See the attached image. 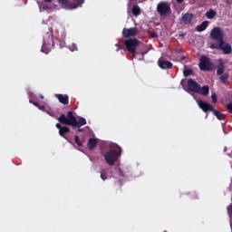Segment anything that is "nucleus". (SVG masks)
Listing matches in <instances>:
<instances>
[{
    "instance_id": "29",
    "label": "nucleus",
    "mask_w": 232,
    "mask_h": 232,
    "mask_svg": "<svg viewBox=\"0 0 232 232\" xmlns=\"http://www.w3.org/2000/svg\"><path fill=\"white\" fill-rule=\"evenodd\" d=\"M101 179L102 180H108V174H106V170L101 171Z\"/></svg>"
},
{
    "instance_id": "24",
    "label": "nucleus",
    "mask_w": 232,
    "mask_h": 232,
    "mask_svg": "<svg viewBox=\"0 0 232 232\" xmlns=\"http://www.w3.org/2000/svg\"><path fill=\"white\" fill-rule=\"evenodd\" d=\"M131 13L135 17H139V15H140V7H139V5L132 6Z\"/></svg>"
},
{
    "instance_id": "4",
    "label": "nucleus",
    "mask_w": 232,
    "mask_h": 232,
    "mask_svg": "<svg viewBox=\"0 0 232 232\" xmlns=\"http://www.w3.org/2000/svg\"><path fill=\"white\" fill-rule=\"evenodd\" d=\"M198 66L201 72H211L214 67L213 63H211V59L206 55L200 57Z\"/></svg>"
},
{
    "instance_id": "1",
    "label": "nucleus",
    "mask_w": 232,
    "mask_h": 232,
    "mask_svg": "<svg viewBox=\"0 0 232 232\" xmlns=\"http://www.w3.org/2000/svg\"><path fill=\"white\" fill-rule=\"evenodd\" d=\"M121 155H122V149L121 146L112 144L111 150L105 152L104 160L109 166H115V162L119 160Z\"/></svg>"
},
{
    "instance_id": "28",
    "label": "nucleus",
    "mask_w": 232,
    "mask_h": 232,
    "mask_svg": "<svg viewBox=\"0 0 232 232\" xmlns=\"http://www.w3.org/2000/svg\"><path fill=\"white\" fill-rule=\"evenodd\" d=\"M72 2L74 3L76 8H79L84 3V0H72Z\"/></svg>"
},
{
    "instance_id": "17",
    "label": "nucleus",
    "mask_w": 232,
    "mask_h": 232,
    "mask_svg": "<svg viewBox=\"0 0 232 232\" xmlns=\"http://www.w3.org/2000/svg\"><path fill=\"white\" fill-rule=\"evenodd\" d=\"M97 144H98L97 139L96 138H91L88 140L87 146H88L89 150H94L95 147L97 146Z\"/></svg>"
},
{
    "instance_id": "43",
    "label": "nucleus",
    "mask_w": 232,
    "mask_h": 232,
    "mask_svg": "<svg viewBox=\"0 0 232 232\" xmlns=\"http://www.w3.org/2000/svg\"><path fill=\"white\" fill-rule=\"evenodd\" d=\"M40 99H44V96H43V95H40Z\"/></svg>"
},
{
    "instance_id": "41",
    "label": "nucleus",
    "mask_w": 232,
    "mask_h": 232,
    "mask_svg": "<svg viewBox=\"0 0 232 232\" xmlns=\"http://www.w3.org/2000/svg\"><path fill=\"white\" fill-rule=\"evenodd\" d=\"M180 84L181 86H184V80H181Z\"/></svg>"
},
{
    "instance_id": "22",
    "label": "nucleus",
    "mask_w": 232,
    "mask_h": 232,
    "mask_svg": "<svg viewBox=\"0 0 232 232\" xmlns=\"http://www.w3.org/2000/svg\"><path fill=\"white\" fill-rule=\"evenodd\" d=\"M207 19H214L217 16V12L213 9L208 10L206 14Z\"/></svg>"
},
{
    "instance_id": "26",
    "label": "nucleus",
    "mask_w": 232,
    "mask_h": 232,
    "mask_svg": "<svg viewBox=\"0 0 232 232\" xmlns=\"http://www.w3.org/2000/svg\"><path fill=\"white\" fill-rule=\"evenodd\" d=\"M222 73H224V63H220L218 66V70H217V75H222Z\"/></svg>"
},
{
    "instance_id": "33",
    "label": "nucleus",
    "mask_w": 232,
    "mask_h": 232,
    "mask_svg": "<svg viewBox=\"0 0 232 232\" xmlns=\"http://www.w3.org/2000/svg\"><path fill=\"white\" fill-rule=\"evenodd\" d=\"M115 46H117L116 52H119L121 50H122V45H121V44H116Z\"/></svg>"
},
{
    "instance_id": "13",
    "label": "nucleus",
    "mask_w": 232,
    "mask_h": 232,
    "mask_svg": "<svg viewBox=\"0 0 232 232\" xmlns=\"http://www.w3.org/2000/svg\"><path fill=\"white\" fill-rule=\"evenodd\" d=\"M55 98L58 99L61 104L66 105L70 102V97L68 96V94H55Z\"/></svg>"
},
{
    "instance_id": "18",
    "label": "nucleus",
    "mask_w": 232,
    "mask_h": 232,
    "mask_svg": "<svg viewBox=\"0 0 232 232\" xmlns=\"http://www.w3.org/2000/svg\"><path fill=\"white\" fill-rule=\"evenodd\" d=\"M197 93H200V95H209V86L205 85L203 87H200L199 85V91Z\"/></svg>"
},
{
    "instance_id": "14",
    "label": "nucleus",
    "mask_w": 232,
    "mask_h": 232,
    "mask_svg": "<svg viewBox=\"0 0 232 232\" xmlns=\"http://www.w3.org/2000/svg\"><path fill=\"white\" fill-rule=\"evenodd\" d=\"M58 1L59 3H62L63 6L70 8V10H75V8H77V5H75V2H72V0H58Z\"/></svg>"
},
{
    "instance_id": "35",
    "label": "nucleus",
    "mask_w": 232,
    "mask_h": 232,
    "mask_svg": "<svg viewBox=\"0 0 232 232\" xmlns=\"http://www.w3.org/2000/svg\"><path fill=\"white\" fill-rule=\"evenodd\" d=\"M31 103L34 104V106H36L37 108H39V102H32V100L30 101Z\"/></svg>"
},
{
    "instance_id": "6",
    "label": "nucleus",
    "mask_w": 232,
    "mask_h": 232,
    "mask_svg": "<svg viewBox=\"0 0 232 232\" xmlns=\"http://www.w3.org/2000/svg\"><path fill=\"white\" fill-rule=\"evenodd\" d=\"M140 44V42L137 38H130L125 41V46L130 52V53H132L133 57H135V53H137V46Z\"/></svg>"
},
{
    "instance_id": "32",
    "label": "nucleus",
    "mask_w": 232,
    "mask_h": 232,
    "mask_svg": "<svg viewBox=\"0 0 232 232\" xmlns=\"http://www.w3.org/2000/svg\"><path fill=\"white\" fill-rule=\"evenodd\" d=\"M211 99H212V102H217L218 99H217V93H213L211 95Z\"/></svg>"
},
{
    "instance_id": "42",
    "label": "nucleus",
    "mask_w": 232,
    "mask_h": 232,
    "mask_svg": "<svg viewBox=\"0 0 232 232\" xmlns=\"http://www.w3.org/2000/svg\"><path fill=\"white\" fill-rule=\"evenodd\" d=\"M45 1V3H51L52 2V0H44Z\"/></svg>"
},
{
    "instance_id": "7",
    "label": "nucleus",
    "mask_w": 232,
    "mask_h": 232,
    "mask_svg": "<svg viewBox=\"0 0 232 232\" xmlns=\"http://www.w3.org/2000/svg\"><path fill=\"white\" fill-rule=\"evenodd\" d=\"M210 39L217 41L218 44L224 41V31L220 27H214L210 32Z\"/></svg>"
},
{
    "instance_id": "11",
    "label": "nucleus",
    "mask_w": 232,
    "mask_h": 232,
    "mask_svg": "<svg viewBox=\"0 0 232 232\" xmlns=\"http://www.w3.org/2000/svg\"><path fill=\"white\" fill-rule=\"evenodd\" d=\"M198 107L205 111V113H208V111H213L215 108H213V105L200 100L198 102Z\"/></svg>"
},
{
    "instance_id": "3",
    "label": "nucleus",
    "mask_w": 232,
    "mask_h": 232,
    "mask_svg": "<svg viewBox=\"0 0 232 232\" xmlns=\"http://www.w3.org/2000/svg\"><path fill=\"white\" fill-rule=\"evenodd\" d=\"M210 48L211 50H222L225 55H229V53H231L232 52L231 44H226L224 40H223V43L219 42V44L218 43L211 44Z\"/></svg>"
},
{
    "instance_id": "23",
    "label": "nucleus",
    "mask_w": 232,
    "mask_h": 232,
    "mask_svg": "<svg viewBox=\"0 0 232 232\" xmlns=\"http://www.w3.org/2000/svg\"><path fill=\"white\" fill-rule=\"evenodd\" d=\"M65 133H70V128L63 126L60 130H59V135L61 137H63L64 139H66V137L64 136Z\"/></svg>"
},
{
    "instance_id": "30",
    "label": "nucleus",
    "mask_w": 232,
    "mask_h": 232,
    "mask_svg": "<svg viewBox=\"0 0 232 232\" xmlns=\"http://www.w3.org/2000/svg\"><path fill=\"white\" fill-rule=\"evenodd\" d=\"M226 108H227L228 113H232V102L227 103Z\"/></svg>"
},
{
    "instance_id": "2",
    "label": "nucleus",
    "mask_w": 232,
    "mask_h": 232,
    "mask_svg": "<svg viewBox=\"0 0 232 232\" xmlns=\"http://www.w3.org/2000/svg\"><path fill=\"white\" fill-rule=\"evenodd\" d=\"M53 46H55V42L53 41V31H49L44 35L41 52L48 55V53L52 52Z\"/></svg>"
},
{
    "instance_id": "20",
    "label": "nucleus",
    "mask_w": 232,
    "mask_h": 232,
    "mask_svg": "<svg viewBox=\"0 0 232 232\" xmlns=\"http://www.w3.org/2000/svg\"><path fill=\"white\" fill-rule=\"evenodd\" d=\"M212 112L215 115V117H217V119L218 121H224V119H226V114L217 111L216 109H214V111H212Z\"/></svg>"
},
{
    "instance_id": "38",
    "label": "nucleus",
    "mask_w": 232,
    "mask_h": 232,
    "mask_svg": "<svg viewBox=\"0 0 232 232\" xmlns=\"http://www.w3.org/2000/svg\"><path fill=\"white\" fill-rule=\"evenodd\" d=\"M78 131H79L80 133H82V131H84V130H83V129H81V127H80V128H78Z\"/></svg>"
},
{
    "instance_id": "10",
    "label": "nucleus",
    "mask_w": 232,
    "mask_h": 232,
    "mask_svg": "<svg viewBox=\"0 0 232 232\" xmlns=\"http://www.w3.org/2000/svg\"><path fill=\"white\" fill-rule=\"evenodd\" d=\"M139 34V29L137 27H131V28H123L122 30V36L125 38L128 37H135Z\"/></svg>"
},
{
    "instance_id": "15",
    "label": "nucleus",
    "mask_w": 232,
    "mask_h": 232,
    "mask_svg": "<svg viewBox=\"0 0 232 232\" xmlns=\"http://www.w3.org/2000/svg\"><path fill=\"white\" fill-rule=\"evenodd\" d=\"M191 21H193V14H185L181 17L182 24H190Z\"/></svg>"
},
{
    "instance_id": "36",
    "label": "nucleus",
    "mask_w": 232,
    "mask_h": 232,
    "mask_svg": "<svg viewBox=\"0 0 232 232\" xmlns=\"http://www.w3.org/2000/svg\"><path fill=\"white\" fill-rule=\"evenodd\" d=\"M44 10H48V5L46 4H44L43 6Z\"/></svg>"
},
{
    "instance_id": "31",
    "label": "nucleus",
    "mask_w": 232,
    "mask_h": 232,
    "mask_svg": "<svg viewBox=\"0 0 232 232\" xmlns=\"http://www.w3.org/2000/svg\"><path fill=\"white\" fill-rule=\"evenodd\" d=\"M227 213L229 217H232V205H229L227 208Z\"/></svg>"
},
{
    "instance_id": "8",
    "label": "nucleus",
    "mask_w": 232,
    "mask_h": 232,
    "mask_svg": "<svg viewBox=\"0 0 232 232\" xmlns=\"http://www.w3.org/2000/svg\"><path fill=\"white\" fill-rule=\"evenodd\" d=\"M157 12L160 15H168L171 14V6L166 2H160L157 5Z\"/></svg>"
},
{
    "instance_id": "39",
    "label": "nucleus",
    "mask_w": 232,
    "mask_h": 232,
    "mask_svg": "<svg viewBox=\"0 0 232 232\" xmlns=\"http://www.w3.org/2000/svg\"><path fill=\"white\" fill-rule=\"evenodd\" d=\"M176 2H178L180 5L181 3H184V0H176Z\"/></svg>"
},
{
    "instance_id": "9",
    "label": "nucleus",
    "mask_w": 232,
    "mask_h": 232,
    "mask_svg": "<svg viewBox=\"0 0 232 232\" xmlns=\"http://www.w3.org/2000/svg\"><path fill=\"white\" fill-rule=\"evenodd\" d=\"M187 88L188 92L197 93L199 91L200 84H198V82H195L193 79H188L187 82Z\"/></svg>"
},
{
    "instance_id": "34",
    "label": "nucleus",
    "mask_w": 232,
    "mask_h": 232,
    "mask_svg": "<svg viewBox=\"0 0 232 232\" xmlns=\"http://www.w3.org/2000/svg\"><path fill=\"white\" fill-rule=\"evenodd\" d=\"M150 37H152L153 39H155V37H159V35L157 34V33H153V32H150Z\"/></svg>"
},
{
    "instance_id": "21",
    "label": "nucleus",
    "mask_w": 232,
    "mask_h": 232,
    "mask_svg": "<svg viewBox=\"0 0 232 232\" xmlns=\"http://www.w3.org/2000/svg\"><path fill=\"white\" fill-rule=\"evenodd\" d=\"M220 82L222 84H229V75L227 73H224L219 77Z\"/></svg>"
},
{
    "instance_id": "12",
    "label": "nucleus",
    "mask_w": 232,
    "mask_h": 232,
    "mask_svg": "<svg viewBox=\"0 0 232 232\" xmlns=\"http://www.w3.org/2000/svg\"><path fill=\"white\" fill-rule=\"evenodd\" d=\"M158 64L161 70H171V68H173V63L166 60H159Z\"/></svg>"
},
{
    "instance_id": "5",
    "label": "nucleus",
    "mask_w": 232,
    "mask_h": 232,
    "mask_svg": "<svg viewBox=\"0 0 232 232\" xmlns=\"http://www.w3.org/2000/svg\"><path fill=\"white\" fill-rule=\"evenodd\" d=\"M58 121L61 124H66V126H73L75 124V121H77V118L73 116V111H70L67 112V117L65 114H62Z\"/></svg>"
},
{
    "instance_id": "44",
    "label": "nucleus",
    "mask_w": 232,
    "mask_h": 232,
    "mask_svg": "<svg viewBox=\"0 0 232 232\" xmlns=\"http://www.w3.org/2000/svg\"><path fill=\"white\" fill-rule=\"evenodd\" d=\"M141 55H146V53H141Z\"/></svg>"
},
{
    "instance_id": "40",
    "label": "nucleus",
    "mask_w": 232,
    "mask_h": 232,
    "mask_svg": "<svg viewBox=\"0 0 232 232\" xmlns=\"http://www.w3.org/2000/svg\"><path fill=\"white\" fill-rule=\"evenodd\" d=\"M39 110H44V106H39Z\"/></svg>"
},
{
    "instance_id": "19",
    "label": "nucleus",
    "mask_w": 232,
    "mask_h": 232,
    "mask_svg": "<svg viewBox=\"0 0 232 232\" xmlns=\"http://www.w3.org/2000/svg\"><path fill=\"white\" fill-rule=\"evenodd\" d=\"M208 24H209V22H208V21L202 22L201 24H199L196 27L197 32H204V30H206V28H208Z\"/></svg>"
},
{
    "instance_id": "25",
    "label": "nucleus",
    "mask_w": 232,
    "mask_h": 232,
    "mask_svg": "<svg viewBox=\"0 0 232 232\" xmlns=\"http://www.w3.org/2000/svg\"><path fill=\"white\" fill-rule=\"evenodd\" d=\"M183 75H184V77H189V75H193V70L188 69L185 66V68L183 70Z\"/></svg>"
},
{
    "instance_id": "37",
    "label": "nucleus",
    "mask_w": 232,
    "mask_h": 232,
    "mask_svg": "<svg viewBox=\"0 0 232 232\" xmlns=\"http://www.w3.org/2000/svg\"><path fill=\"white\" fill-rule=\"evenodd\" d=\"M56 128H57V130H60L63 128V126H61L60 123H56Z\"/></svg>"
},
{
    "instance_id": "16",
    "label": "nucleus",
    "mask_w": 232,
    "mask_h": 232,
    "mask_svg": "<svg viewBox=\"0 0 232 232\" xmlns=\"http://www.w3.org/2000/svg\"><path fill=\"white\" fill-rule=\"evenodd\" d=\"M82 126H86V119L80 117L78 121L77 120L74 121V124L72 125V127L81 128Z\"/></svg>"
},
{
    "instance_id": "27",
    "label": "nucleus",
    "mask_w": 232,
    "mask_h": 232,
    "mask_svg": "<svg viewBox=\"0 0 232 232\" xmlns=\"http://www.w3.org/2000/svg\"><path fill=\"white\" fill-rule=\"evenodd\" d=\"M74 142L77 144L78 148H82V141H81V139L79 136L75 135L74 136Z\"/></svg>"
}]
</instances>
